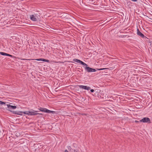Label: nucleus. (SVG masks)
Masks as SVG:
<instances>
[{"label":"nucleus","mask_w":152,"mask_h":152,"mask_svg":"<svg viewBox=\"0 0 152 152\" xmlns=\"http://www.w3.org/2000/svg\"><path fill=\"white\" fill-rule=\"evenodd\" d=\"M98 96L99 97H100L101 98L103 99H105L106 98V96H104V95L102 93L99 94Z\"/></svg>","instance_id":"10"},{"label":"nucleus","mask_w":152,"mask_h":152,"mask_svg":"<svg viewBox=\"0 0 152 152\" xmlns=\"http://www.w3.org/2000/svg\"><path fill=\"white\" fill-rule=\"evenodd\" d=\"M48 113H51L54 114V113H55V111H51V110H48Z\"/></svg>","instance_id":"15"},{"label":"nucleus","mask_w":152,"mask_h":152,"mask_svg":"<svg viewBox=\"0 0 152 152\" xmlns=\"http://www.w3.org/2000/svg\"><path fill=\"white\" fill-rule=\"evenodd\" d=\"M36 60L37 61H46V62H48L49 61L48 60H46V59H43V58L37 59H36Z\"/></svg>","instance_id":"12"},{"label":"nucleus","mask_w":152,"mask_h":152,"mask_svg":"<svg viewBox=\"0 0 152 152\" xmlns=\"http://www.w3.org/2000/svg\"><path fill=\"white\" fill-rule=\"evenodd\" d=\"M137 34L138 35L140 36L142 38H143L145 37L144 35L140 31L139 29L138 28L137 29Z\"/></svg>","instance_id":"7"},{"label":"nucleus","mask_w":152,"mask_h":152,"mask_svg":"<svg viewBox=\"0 0 152 152\" xmlns=\"http://www.w3.org/2000/svg\"><path fill=\"white\" fill-rule=\"evenodd\" d=\"M134 122L136 123H138L139 122H140V121H137V120H135L134 121Z\"/></svg>","instance_id":"20"},{"label":"nucleus","mask_w":152,"mask_h":152,"mask_svg":"<svg viewBox=\"0 0 152 152\" xmlns=\"http://www.w3.org/2000/svg\"><path fill=\"white\" fill-rule=\"evenodd\" d=\"M6 105L7 107V110H8L10 111V112H12L13 114L19 115H22V114H19V113H17V112L16 111H12V110L13 109H15L17 108V107L16 106L12 105L10 104H7V103L6 104Z\"/></svg>","instance_id":"1"},{"label":"nucleus","mask_w":152,"mask_h":152,"mask_svg":"<svg viewBox=\"0 0 152 152\" xmlns=\"http://www.w3.org/2000/svg\"><path fill=\"white\" fill-rule=\"evenodd\" d=\"M36 111H25V112H21L20 113H23L25 114H26L28 115H42V114L41 113H36Z\"/></svg>","instance_id":"2"},{"label":"nucleus","mask_w":152,"mask_h":152,"mask_svg":"<svg viewBox=\"0 0 152 152\" xmlns=\"http://www.w3.org/2000/svg\"><path fill=\"white\" fill-rule=\"evenodd\" d=\"M22 60H33V59H23Z\"/></svg>","instance_id":"17"},{"label":"nucleus","mask_w":152,"mask_h":152,"mask_svg":"<svg viewBox=\"0 0 152 152\" xmlns=\"http://www.w3.org/2000/svg\"><path fill=\"white\" fill-rule=\"evenodd\" d=\"M7 102H4L1 101H0V105H3L4 104H6L7 103H8Z\"/></svg>","instance_id":"14"},{"label":"nucleus","mask_w":152,"mask_h":152,"mask_svg":"<svg viewBox=\"0 0 152 152\" xmlns=\"http://www.w3.org/2000/svg\"><path fill=\"white\" fill-rule=\"evenodd\" d=\"M101 91V90L99 89H96L95 90V91L96 92V94H97L98 95L99 94H100Z\"/></svg>","instance_id":"13"},{"label":"nucleus","mask_w":152,"mask_h":152,"mask_svg":"<svg viewBox=\"0 0 152 152\" xmlns=\"http://www.w3.org/2000/svg\"><path fill=\"white\" fill-rule=\"evenodd\" d=\"M90 91H91V92H93L94 91V89H91Z\"/></svg>","instance_id":"19"},{"label":"nucleus","mask_w":152,"mask_h":152,"mask_svg":"<svg viewBox=\"0 0 152 152\" xmlns=\"http://www.w3.org/2000/svg\"><path fill=\"white\" fill-rule=\"evenodd\" d=\"M0 54L2 55L3 56H10V57H12V56L11 55H10V54H8L7 53H4V52H0Z\"/></svg>","instance_id":"11"},{"label":"nucleus","mask_w":152,"mask_h":152,"mask_svg":"<svg viewBox=\"0 0 152 152\" xmlns=\"http://www.w3.org/2000/svg\"><path fill=\"white\" fill-rule=\"evenodd\" d=\"M105 69V68L97 69H96L98 70H102Z\"/></svg>","instance_id":"16"},{"label":"nucleus","mask_w":152,"mask_h":152,"mask_svg":"<svg viewBox=\"0 0 152 152\" xmlns=\"http://www.w3.org/2000/svg\"><path fill=\"white\" fill-rule=\"evenodd\" d=\"M132 1H137V0H131Z\"/></svg>","instance_id":"22"},{"label":"nucleus","mask_w":152,"mask_h":152,"mask_svg":"<svg viewBox=\"0 0 152 152\" xmlns=\"http://www.w3.org/2000/svg\"><path fill=\"white\" fill-rule=\"evenodd\" d=\"M65 152H69L67 150H66L65 151Z\"/></svg>","instance_id":"21"},{"label":"nucleus","mask_w":152,"mask_h":152,"mask_svg":"<svg viewBox=\"0 0 152 152\" xmlns=\"http://www.w3.org/2000/svg\"><path fill=\"white\" fill-rule=\"evenodd\" d=\"M85 68V70L88 72H92L96 71V70L95 69H92L91 68L88 67L87 66H86Z\"/></svg>","instance_id":"3"},{"label":"nucleus","mask_w":152,"mask_h":152,"mask_svg":"<svg viewBox=\"0 0 152 152\" xmlns=\"http://www.w3.org/2000/svg\"><path fill=\"white\" fill-rule=\"evenodd\" d=\"M77 86L81 88H82L85 90H89L91 88L90 87H88L86 86L78 85Z\"/></svg>","instance_id":"6"},{"label":"nucleus","mask_w":152,"mask_h":152,"mask_svg":"<svg viewBox=\"0 0 152 152\" xmlns=\"http://www.w3.org/2000/svg\"><path fill=\"white\" fill-rule=\"evenodd\" d=\"M36 17H37V18H36L33 15H31L30 16V19L33 21H36L37 20V18H38V19H39V17L40 16H36Z\"/></svg>","instance_id":"5"},{"label":"nucleus","mask_w":152,"mask_h":152,"mask_svg":"<svg viewBox=\"0 0 152 152\" xmlns=\"http://www.w3.org/2000/svg\"><path fill=\"white\" fill-rule=\"evenodd\" d=\"M77 63L80 64L84 66H88V65L85 63L83 62V61H81L80 60L77 59Z\"/></svg>","instance_id":"9"},{"label":"nucleus","mask_w":152,"mask_h":152,"mask_svg":"<svg viewBox=\"0 0 152 152\" xmlns=\"http://www.w3.org/2000/svg\"><path fill=\"white\" fill-rule=\"evenodd\" d=\"M78 152H82L81 150L80 149L78 150Z\"/></svg>","instance_id":"18"},{"label":"nucleus","mask_w":152,"mask_h":152,"mask_svg":"<svg viewBox=\"0 0 152 152\" xmlns=\"http://www.w3.org/2000/svg\"><path fill=\"white\" fill-rule=\"evenodd\" d=\"M140 122H142L143 123L148 122L150 123V120L148 118H144L142 119L140 121Z\"/></svg>","instance_id":"4"},{"label":"nucleus","mask_w":152,"mask_h":152,"mask_svg":"<svg viewBox=\"0 0 152 152\" xmlns=\"http://www.w3.org/2000/svg\"><path fill=\"white\" fill-rule=\"evenodd\" d=\"M77 25H78V23H77Z\"/></svg>","instance_id":"23"},{"label":"nucleus","mask_w":152,"mask_h":152,"mask_svg":"<svg viewBox=\"0 0 152 152\" xmlns=\"http://www.w3.org/2000/svg\"><path fill=\"white\" fill-rule=\"evenodd\" d=\"M39 110L41 111L47 113H48V110L45 108H41L40 109H39Z\"/></svg>","instance_id":"8"}]
</instances>
